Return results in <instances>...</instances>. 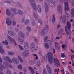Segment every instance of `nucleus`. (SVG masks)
Returning <instances> with one entry per match:
<instances>
[{"label": "nucleus", "instance_id": "obj_1", "mask_svg": "<svg viewBox=\"0 0 74 74\" xmlns=\"http://www.w3.org/2000/svg\"><path fill=\"white\" fill-rule=\"evenodd\" d=\"M6 59L7 61H8L9 63H12L13 62L14 63V64H18L20 62L19 60H18V58L14 57L12 58V60L10 59V58H9V57L8 56H6Z\"/></svg>", "mask_w": 74, "mask_h": 74}, {"label": "nucleus", "instance_id": "obj_13", "mask_svg": "<svg viewBox=\"0 0 74 74\" xmlns=\"http://www.w3.org/2000/svg\"><path fill=\"white\" fill-rule=\"evenodd\" d=\"M47 56H48V59L52 58L53 57V53L51 52H49L47 53Z\"/></svg>", "mask_w": 74, "mask_h": 74}, {"label": "nucleus", "instance_id": "obj_28", "mask_svg": "<svg viewBox=\"0 0 74 74\" xmlns=\"http://www.w3.org/2000/svg\"><path fill=\"white\" fill-rule=\"evenodd\" d=\"M55 46L56 49H59V48H60L59 45V43H58V42H56L55 43Z\"/></svg>", "mask_w": 74, "mask_h": 74}, {"label": "nucleus", "instance_id": "obj_6", "mask_svg": "<svg viewBox=\"0 0 74 74\" xmlns=\"http://www.w3.org/2000/svg\"><path fill=\"white\" fill-rule=\"evenodd\" d=\"M29 54V52L28 50H25L22 53V55L24 58L27 57Z\"/></svg>", "mask_w": 74, "mask_h": 74}, {"label": "nucleus", "instance_id": "obj_10", "mask_svg": "<svg viewBox=\"0 0 74 74\" xmlns=\"http://www.w3.org/2000/svg\"><path fill=\"white\" fill-rule=\"evenodd\" d=\"M44 7L45 8V11L46 12H48L49 11V8H48V5H47V3H45Z\"/></svg>", "mask_w": 74, "mask_h": 74}, {"label": "nucleus", "instance_id": "obj_53", "mask_svg": "<svg viewBox=\"0 0 74 74\" xmlns=\"http://www.w3.org/2000/svg\"><path fill=\"white\" fill-rule=\"evenodd\" d=\"M34 15L35 19H37L38 17H37V14H34Z\"/></svg>", "mask_w": 74, "mask_h": 74}, {"label": "nucleus", "instance_id": "obj_47", "mask_svg": "<svg viewBox=\"0 0 74 74\" xmlns=\"http://www.w3.org/2000/svg\"><path fill=\"white\" fill-rule=\"evenodd\" d=\"M48 37L47 36H46L44 38V41L45 42H46L47 41V40L48 39Z\"/></svg>", "mask_w": 74, "mask_h": 74}, {"label": "nucleus", "instance_id": "obj_52", "mask_svg": "<svg viewBox=\"0 0 74 74\" xmlns=\"http://www.w3.org/2000/svg\"><path fill=\"white\" fill-rule=\"evenodd\" d=\"M27 29L28 31H30L31 30V28L29 27H27Z\"/></svg>", "mask_w": 74, "mask_h": 74}, {"label": "nucleus", "instance_id": "obj_22", "mask_svg": "<svg viewBox=\"0 0 74 74\" xmlns=\"http://www.w3.org/2000/svg\"><path fill=\"white\" fill-rule=\"evenodd\" d=\"M29 70H30V71H31L32 74H34L35 73V72L34 71V69H33V68L31 67H29Z\"/></svg>", "mask_w": 74, "mask_h": 74}, {"label": "nucleus", "instance_id": "obj_21", "mask_svg": "<svg viewBox=\"0 0 74 74\" xmlns=\"http://www.w3.org/2000/svg\"><path fill=\"white\" fill-rule=\"evenodd\" d=\"M14 32L10 31H8V33L11 36H15V34H13Z\"/></svg>", "mask_w": 74, "mask_h": 74}, {"label": "nucleus", "instance_id": "obj_26", "mask_svg": "<svg viewBox=\"0 0 74 74\" xmlns=\"http://www.w3.org/2000/svg\"><path fill=\"white\" fill-rule=\"evenodd\" d=\"M0 52L1 53H4L5 52L4 50L3 49V47L0 46Z\"/></svg>", "mask_w": 74, "mask_h": 74}, {"label": "nucleus", "instance_id": "obj_38", "mask_svg": "<svg viewBox=\"0 0 74 74\" xmlns=\"http://www.w3.org/2000/svg\"><path fill=\"white\" fill-rule=\"evenodd\" d=\"M47 71L49 74H51L52 73L53 71H52V70L51 69H48L47 70Z\"/></svg>", "mask_w": 74, "mask_h": 74}, {"label": "nucleus", "instance_id": "obj_12", "mask_svg": "<svg viewBox=\"0 0 74 74\" xmlns=\"http://www.w3.org/2000/svg\"><path fill=\"white\" fill-rule=\"evenodd\" d=\"M33 55L34 56H36L35 58L34 59H33V63L34 64H36V60L38 59V56H37V55L36 54H34Z\"/></svg>", "mask_w": 74, "mask_h": 74}, {"label": "nucleus", "instance_id": "obj_35", "mask_svg": "<svg viewBox=\"0 0 74 74\" xmlns=\"http://www.w3.org/2000/svg\"><path fill=\"white\" fill-rule=\"evenodd\" d=\"M17 68L18 69H19V70H22L23 68L22 65L21 64H19L18 65Z\"/></svg>", "mask_w": 74, "mask_h": 74}, {"label": "nucleus", "instance_id": "obj_55", "mask_svg": "<svg viewBox=\"0 0 74 74\" xmlns=\"http://www.w3.org/2000/svg\"><path fill=\"white\" fill-rule=\"evenodd\" d=\"M38 22L40 23V24L41 23H42V20L41 19H39L38 20Z\"/></svg>", "mask_w": 74, "mask_h": 74}, {"label": "nucleus", "instance_id": "obj_45", "mask_svg": "<svg viewBox=\"0 0 74 74\" xmlns=\"http://www.w3.org/2000/svg\"><path fill=\"white\" fill-rule=\"evenodd\" d=\"M6 73L7 74H11V71L10 70H8Z\"/></svg>", "mask_w": 74, "mask_h": 74}, {"label": "nucleus", "instance_id": "obj_4", "mask_svg": "<svg viewBox=\"0 0 74 74\" xmlns=\"http://www.w3.org/2000/svg\"><path fill=\"white\" fill-rule=\"evenodd\" d=\"M30 1V4H31L32 7L34 10H36L37 7H36V5L35 3V1L34 0H29Z\"/></svg>", "mask_w": 74, "mask_h": 74}, {"label": "nucleus", "instance_id": "obj_56", "mask_svg": "<svg viewBox=\"0 0 74 74\" xmlns=\"http://www.w3.org/2000/svg\"><path fill=\"white\" fill-rule=\"evenodd\" d=\"M61 56L62 58H64L65 57V55H64V53H62L61 54Z\"/></svg>", "mask_w": 74, "mask_h": 74}, {"label": "nucleus", "instance_id": "obj_37", "mask_svg": "<svg viewBox=\"0 0 74 74\" xmlns=\"http://www.w3.org/2000/svg\"><path fill=\"white\" fill-rule=\"evenodd\" d=\"M71 13L72 14V16L74 18V9H73L71 10Z\"/></svg>", "mask_w": 74, "mask_h": 74}, {"label": "nucleus", "instance_id": "obj_40", "mask_svg": "<svg viewBox=\"0 0 74 74\" xmlns=\"http://www.w3.org/2000/svg\"><path fill=\"white\" fill-rule=\"evenodd\" d=\"M48 59L49 63H50L51 64V63H52L53 62V61H52V58Z\"/></svg>", "mask_w": 74, "mask_h": 74}, {"label": "nucleus", "instance_id": "obj_62", "mask_svg": "<svg viewBox=\"0 0 74 74\" xmlns=\"http://www.w3.org/2000/svg\"><path fill=\"white\" fill-rule=\"evenodd\" d=\"M72 65L73 66H74V60H72Z\"/></svg>", "mask_w": 74, "mask_h": 74}, {"label": "nucleus", "instance_id": "obj_31", "mask_svg": "<svg viewBox=\"0 0 74 74\" xmlns=\"http://www.w3.org/2000/svg\"><path fill=\"white\" fill-rule=\"evenodd\" d=\"M65 30L67 35V36H69V32L68 28H67V27L66 26H65Z\"/></svg>", "mask_w": 74, "mask_h": 74}, {"label": "nucleus", "instance_id": "obj_17", "mask_svg": "<svg viewBox=\"0 0 74 74\" xmlns=\"http://www.w3.org/2000/svg\"><path fill=\"white\" fill-rule=\"evenodd\" d=\"M6 23L7 24V25H10L12 23V21H11L10 20V19L9 18H7L6 19Z\"/></svg>", "mask_w": 74, "mask_h": 74}, {"label": "nucleus", "instance_id": "obj_63", "mask_svg": "<svg viewBox=\"0 0 74 74\" xmlns=\"http://www.w3.org/2000/svg\"><path fill=\"white\" fill-rule=\"evenodd\" d=\"M56 40H59L60 39V37L59 36H57L56 38Z\"/></svg>", "mask_w": 74, "mask_h": 74}, {"label": "nucleus", "instance_id": "obj_43", "mask_svg": "<svg viewBox=\"0 0 74 74\" xmlns=\"http://www.w3.org/2000/svg\"><path fill=\"white\" fill-rule=\"evenodd\" d=\"M47 58L48 57L47 56V55L45 54V57H43V59L45 60H47Z\"/></svg>", "mask_w": 74, "mask_h": 74}, {"label": "nucleus", "instance_id": "obj_49", "mask_svg": "<svg viewBox=\"0 0 74 74\" xmlns=\"http://www.w3.org/2000/svg\"><path fill=\"white\" fill-rule=\"evenodd\" d=\"M18 46L21 50H23V47H22V46H21V45H19Z\"/></svg>", "mask_w": 74, "mask_h": 74}, {"label": "nucleus", "instance_id": "obj_3", "mask_svg": "<svg viewBox=\"0 0 74 74\" xmlns=\"http://www.w3.org/2000/svg\"><path fill=\"white\" fill-rule=\"evenodd\" d=\"M49 29V26L48 25H46L45 29H43L42 31V36H44L48 32V29Z\"/></svg>", "mask_w": 74, "mask_h": 74}, {"label": "nucleus", "instance_id": "obj_57", "mask_svg": "<svg viewBox=\"0 0 74 74\" xmlns=\"http://www.w3.org/2000/svg\"><path fill=\"white\" fill-rule=\"evenodd\" d=\"M61 73L62 74H64V69H63L61 70Z\"/></svg>", "mask_w": 74, "mask_h": 74}, {"label": "nucleus", "instance_id": "obj_30", "mask_svg": "<svg viewBox=\"0 0 74 74\" xmlns=\"http://www.w3.org/2000/svg\"><path fill=\"white\" fill-rule=\"evenodd\" d=\"M9 55H14L15 54V53L14 51H9L8 53Z\"/></svg>", "mask_w": 74, "mask_h": 74}, {"label": "nucleus", "instance_id": "obj_23", "mask_svg": "<svg viewBox=\"0 0 74 74\" xmlns=\"http://www.w3.org/2000/svg\"><path fill=\"white\" fill-rule=\"evenodd\" d=\"M18 59L19 60L21 63H23L24 61L23 58H22V57L20 56H18Z\"/></svg>", "mask_w": 74, "mask_h": 74}, {"label": "nucleus", "instance_id": "obj_8", "mask_svg": "<svg viewBox=\"0 0 74 74\" xmlns=\"http://www.w3.org/2000/svg\"><path fill=\"white\" fill-rule=\"evenodd\" d=\"M29 43L27 42H25L23 45V47L25 49H27L29 48Z\"/></svg>", "mask_w": 74, "mask_h": 74}, {"label": "nucleus", "instance_id": "obj_33", "mask_svg": "<svg viewBox=\"0 0 74 74\" xmlns=\"http://www.w3.org/2000/svg\"><path fill=\"white\" fill-rule=\"evenodd\" d=\"M2 43H3V44H4L5 45H8V42H7V40H5V41H3Z\"/></svg>", "mask_w": 74, "mask_h": 74}, {"label": "nucleus", "instance_id": "obj_11", "mask_svg": "<svg viewBox=\"0 0 74 74\" xmlns=\"http://www.w3.org/2000/svg\"><path fill=\"white\" fill-rule=\"evenodd\" d=\"M34 49H35V43L32 42L31 46V50L32 51H33Z\"/></svg>", "mask_w": 74, "mask_h": 74}, {"label": "nucleus", "instance_id": "obj_60", "mask_svg": "<svg viewBox=\"0 0 74 74\" xmlns=\"http://www.w3.org/2000/svg\"><path fill=\"white\" fill-rule=\"evenodd\" d=\"M34 40L35 41H36V42H38V40L37 39V38H34Z\"/></svg>", "mask_w": 74, "mask_h": 74}, {"label": "nucleus", "instance_id": "obj_41", "mask_svg": "<svg viewBox=\"0 0 74 74\" xmlns=\"http://www.w3.org/2000/svg\"><path fill=\"white\" fill-rule=\"evenodd\" d=\"M2 59L3 60H4L5 62H7V59L6 58V57H5V56H3L2 57Z\"/></svg>", "mask_w": 74, "mask_h": 74}, {"label": "nucleus", "instance_id": "obj_54", "mask_svg": "<svg viewBox=\"0 0 74 74\" xmlns=\"http://www.w3.org/2000/svg\"><path fill=\"white\" fill-rule=\"evenodd\" d=\"M15 32H19V30L18 29V28H16L15 29Z\"/></svg>", "mask_w": 74, "mask_h": 74}, {"label": "nucleus", "instance_id": "obj_44", "mask_svg": "<svg viewBox=\"0 0 74 74\" xmlns=\"http://www.w3.org/2000/svg\"><path fill=\"white\" fill-rule=\"evenodd\" d=\"M46 68L47 70H49L50 69H51L50 67V66L49 65L47 64L46 65Z\"/></svg>", "mask_w": 74, "mask_h": 74}, {"label": "nucleus", "instance_id": "obj_25", "mask_svg": "<svg viewBox=\"0 0 74 74\" xmlns=\"http://www.w3.org/2000/svg\"><path fill=\"white\" fill-rule=\"evenodd\" d=\"M67 26L69 30H70V28L71 27V23L69 22H68L67 23Z\"/></svg>", "mask_w": 74, "mask_h": 74}, {"label": "nucleus", "instance_id": "obj_50", "mask_svg": "<svg viewBox=\"0 0 74 74\" xmlns=\"http://www.w3.org/2000/svg\"><path fill=\"white\" fill-rule=\"evenodd\" d=\"M57 1V0H51L50 2L54 3H56Z\"/></svg>", "mask_w": 74, "mask_h": 74}, {"label": "nucleus", "instance_id": "obj_34", "mask_svg": "<svg viewBox=\"0 0 74 74\" xmlns=\"http://www.w3.org/2000/svg\"><path fill=\"white\" fill-rule=\"evenodd\" d=\"M18 41L19 42H23L24 41V40L23 39H21L20 38H18Z\"/></svg>", "mask_w": 74, "mask_h": 74}, {"label": "nucleus", "instance_id": "obj_27", "mask_svg": "<svg viewBox=\"0 0 74 74\" xmlns=\"http://www.w3.org/2000/svg\"><path fill=\"white\" fill-rule=\"evenodd\" d=\"M45 45V47L47 49H48L50 47V45H49L47 43H45L44 44Z\"/></svg>", "mask_w": 74, "mask_h": 74}, {"label": "nucleus", "instance_id": "obj_61", "mask_svg": "<svg viewBox=\"0 0 74 74\" xmlns=\"http://www.w3.org/2000/svg\"><path fill=\"white\" fill-rule=\"evenodd\" d=\"M12 24L13 25H16V22L15 21H13L12 22Z\"/></svg>", "mask_w": 74, "mask_h": 74}, {"label": "nucleus", "instance_id": "obj_29", "mask_svg": "<svg viewBox=\"0 0 74 74\" xmlns=\"http://www.w3.org/2000/svg\"><path fill=\"white\" fill-rule=\"evenodd\" d=\"M6 14L8 15H11V12H10V11L9 9H7L6 10Z\"/></svg>", "mask_w": 74, "mask_h": 74}, {"label": "nucleus", "instance_id": "obj_7", "mask_svg": "<svg viewBox=\"0 0 74 74\" xmlns=\"http://www.w3.org/2000/svg\"><path fill=\"white\" fill-rule=\"evenodd\" d=\"M54 62L55 64L57 66V67H59L60 66V63L58 59L56 58H54Z\"/></svg>", "mask_w": 74, "mask_h": 74}, {"label": "nucleus", "instance_id": "obj_20", "mask_svg": "<svg viewBox=\"0 0 74 74\" xmlns=\"http://www.w3.org/2000/svg\"><path fill=\"white\" fill-rule=\"evenodd\" d=\"M66 16H64L62 18V22L63 23H65L66 22Z\"/></svg>", "mask_w": 74, "mask_h": 74}, {"label": "nucleus", "instance_id": "obj_19", "mask_svg": "<svg viewBox=\"0 0 74 74\" xmlns=\"http://www.w3.org/2000/svg\"><path fill=\"white\" fill-rule=\"evenodd\" d=\"M64 31V29H61L59 31L58 33V36H60V35Z\"/></svg>", "mask_w": 74, "mask_h": 74}, {"label": "nucleus", "instance_id": "obj_48", "mask_svg": "<svg viewBox=\"0 0 74 74\" xmlns=\"http://www.w3.org/2000/svg\"><path fill=\"white\" fill-rule=\"evenodd\" d=\"M0 65L1 66V67H2L3 69H5V67L4 66V65H3V64H2V63H0Z\"/></svg>", "mask_w": 74, "mask_h": 74}, {"label": "nucleus", "instance_id": "obj_14", "mask_svg": "<svg viewBox=\"0 0 74 74\" xmlns=\"http://www.w3.org/2000/svg\"><path fill=\"white\" fill-rule=\"evenodd\" d=\"M57 10L58 12L59 13H61L62 12V8L61 5H59L57 7Z\"/></svg>", "mask_w": 74, "mask_h": 74}, {"label": "nucleus", "instance_id": "obj_18", "mask_svg": "<svg viewBox=\"0 0 74 74\" xmlns=\"http://www.w3.org/2000/svg\"><path fill=\"white\" fill-rule=\"evenodd\" d=\"M49 5L50 7H53L55 6V3L50 1V2L49 3Z\"/></svg>", "mask_w": 74, "mask_h": 74}, {"label": "nucleus", "instance_id": "obj_32", "mask_svg": "<svg viewBox=\"0 0 74 74\" xmlns=\"http://www.w3.org/2000/svg\"><path fill=\"white\" fill-rule=\"evenodd\" d=\"M52 21L53 22H55V15L54 14L52 15Z\"/></svg>", "mask_w": 74, "mask_h": 74}, {"label": "nucleus", "instance_id": "obj_15", "mask_svg": "<svg viewBox=\"0 0 74 74\" xmlns=\"http://www.w3.org/2000/svg\"><path fill=\"white\" fill-rule=\"evenodd\" d=\"M37 9L38 10V11L39 13H41L42 12V10L41 9V6L40 5H38L37 7Z\"/></svg>", "mask_w": 74, "mask_h": 74}, {"label": "nucleus", "instance_id": "obj_59", "mask_svg": "<svg viewBox=\"0 0 74 74\" xmlns=\"http://www.w3.org/2000/svg\"><path fill=\"white\" fill-rule=\"evenodd\" d=\"M52 51L53 52V53H55V49H52Z\"/></svg>", "mask_w": 74, "mask_h": 74}, {"label": "nucleus", "instance_id": "obj_16", "mask_svg": "<svg viewBox=\"0 0 74 74\" xmlns=\"http://www.w3.org/2000/svg\"><path fill=\"white\" fill-rule=\"evenodd\" d=\"M18 36H20L21 37H22L23 38H25V34H24L22 33V32H20L18 33Z\"/></svg>", "mask_w": 74, "mask_h": 74}, {"label": "nucleus", "instance_id": "obj_36", "mask_svg": "<svg viewBox=\"0 0 74 74\" xmlns=\"http://www.w3.org/2000/svg\"><path fill=\"white\" fill-rule=\"evenodd\" d=\"M47 44H49L50 45H51L52 44V41L51 40H49L47 41Z\"/></svg>", "mask_w": 74, "mask_h": 74}, {"label": "nucleus", "instance_id": "obj_58", "mask_svg": "<svg viewBox=\"0 0 74 74\" xmlns=\"http://www.w3.org/2000/svg\"><path fill=\"white\" fill-rule=\"evenodd\" d=\"M29 36V32H26V36L27 37H28Z\"/></svg>", "mask_w": 74, "mask_h": 74}, {"label": "nucleus", "instance_id": "obj_5", "mask_svg": "<svg viewBox=\"0 0 74 74\" xmlns=\"http://www.w3.org/2000/svg\"><path fill=\"white\" fill-rule=\"evenodd\" d=\"M7 38L10 43H14L15 45H16V42H15V40H14V39L11 38L10 36H8Z\"/></svg>", "mask_w": 74, "mask_h": 74}, {"label": "nucleus", "instance_id": "obj_46", "mask_svg": "<svg viewBox=\"0 0 74 74\" xmlns=\"http://www.w3.org/2000/svg\"><path fill=\"white\" fill-rule=\"evenodd\" d=\"M43 74H47V70H46V69H45L43 70Z\"/></svg>", "mask_w": 74, "mask_h": 74}, {"label": "nucleus", "instance_id": "obj_64", "mask_svg": "<svg viewBox=\"0 0 74 74\" xmlns=\"http://www.w3.org/2000/svg\"><path fill=\"white\" fill-rule=\"evenodd\" d=\"M29 63L30 64V65H32V64H33L32 63V61H29Z\"/></svg>", "mask_w": 74, "mask_h": 74}, {"label": "nucleus", "instance_id": "obj_42", "mask_svg": "<svg viewBox=\"0 0 74 74\" xmlns=\"http://www.w3.org/2000/svg\"><path fill=\"white\" fill-rule=\"evenodd\" d=\"M40 64H41L40 61V60H38L37 63V66H38V67H40Z\"/></svg>", "mask_w": 74, "mask_h": 74}, {"label": "nucleus", "instance_id": "obj_51", "mask_svg": "<svg viewBox=\"0 0 74 74\" xmlns=\"http://www.w3.org/2000/svg\"><path fill=\"white\" fill-rule=\"evenodd\" d=\"M29 19H27L26 20V21L25 23V24L26 25V24H27V23H29Z\"/></svg>", "mask_w": 74, "mask_h": 74}, {"label": "nucleus", "instance_id": "obj_9", "mask_svg": "<svg viewBox=\"0 0 74 74\" xmlns=\"http://www.w3.org/2000/svg\"><path fill=\"white\" fill-rule=\"evenodd\" d=\"M3 64L5 66L6 68H7V67H9L10 68V69H12V68H13V66H12L10 64H8V63H5V62H3Z\"/></svg>", "mask_w": 74, "mask_h": 74}, {"label": "nucleus", "instance_id": "obj_2", "mask_svg": "<svg viewBox=\"0 0 74 74\" xmlns=\"http://www.w3.org/2000/svg\"><path fill=\"white\" fill-rule=\"evenodd\" d=\"M60 1L61 3H62L64 4H65V11H66V14L67 18H69V17L70 16V14L66 12L67 11H68V10H69V3L68 1H67V2L66 4V2H65V0H60Z\"/></svg>", "mask_w": 74, "mask_h": 74}, {"label": "nucleus", "instance_id": "obj_24", "mask_svg": "<svg viewBox=\"0 0 74 74\" xmlns=\"http://www.w3.org/2000/svg\"><path fill=\"white\" fill-rule=\"evenodd\" d=\"M12 11H13L14 12V15H17L18 14V13L17 12H16V8H12L11 10Z\"/></svg>", "mask_w": 74, "mask_h": 74}, {"label": "nucleus", "instance_id": "obj_39", "mask_svg": "<svg viewBox=\"0 0 74 74\" xmlns=\"http://www.w3.org/2000/svg\"><path fill=\"white\" fill-rule=\"evenodd\" d=\"M18 13L20 15H22L23 14V11L21 10H18Z\"/></svg>", "mask_w": 74, "mask_h": 74}]
</instances>
